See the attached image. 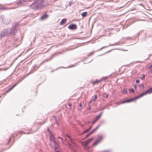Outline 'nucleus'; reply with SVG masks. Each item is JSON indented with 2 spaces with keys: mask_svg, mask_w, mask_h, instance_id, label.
<instances>
[{
  "mask_svg": "<svg viewBox=\"0 0 152 152\" xmlns=\"http://www.w3.org/2000/svg\"><path fill=\"white\" fill-rule=\"evenodd\" d=\"M67 20V19L66 18H64L62 20L61 22L60 23V25H63L65 23Z\"/></svg>",
  "mask_w": 152,
  "mask_h": 152,
  "instance_id": "423d86ee",
  "label": "nucleus"
},
{
  "mask_svg": "<svg viewBox=\"0 0 152 152\" xmlns=\"http://www.w3.org/2000/svg\"><path fill=\"white\" fill-rule=\"evenodd\" d=\"M103 137L102 136H100L99 137V138L97 139L96 141L93 144V146H95L97 145V144L102 139Z\"/></svg>",
  "mask_w": 152,
  "mask_h": 152,
  "instance_id": "39448f33",
  "label": "nucleus"
},
{
  "mask_svg": "<svg viewBox=\"0 0 152 152\" xmlns=\"http://www.w3.org/2000/svg\"><path fill=\"white\" fill-rule=\"evenodd\" d=\"M101 81L100 80H95L93 81L92 83H93L94 85L95 84H97L98 83L100 82Z\"/></svg>",
  "mask_w": 152,
  "mask_h": 152,
  "instance_id": "ddd939ff",
  "label": "nucleus"
},
{
  "mask_svg": "<svg viewBox=\"0 0 152 152\" xmlns=\"http://www.w3.org/2000/svg\"><path fill=\"white\" fill-rule=\"evenodd\" d=\"M48 17V15L47 14H44L42 15L40 19L42 20L45 19Z\"/></svg>",
  "mask_w": 152,
  "mask_h": 152,
  "instance_id": "0eeeda50",
  "label": "nucleus"
},
{
  "mask_svg": "<svg viewBox=\"0 0 152 152\" xmlns=\"http://www.w3.org/2000/svg\"><path fill=\"white\" fill-rule=\"evenodd\" d=\"M68 105H69V106H71L72 105V104H71V103H69L68 104Z\"/></svg>",
  "mask_w": 152,
  "mask_h": 152,
  "instance_id": "bb28decb",
  "label": "nucleus"
},
{
  "mask_svg": "<svg viewBox=\"0 0 152 152\" xmlns=\"http://www.w3.org/2000/svg\"><path fill=\"white\" fill-rule=\"evenodd\" d=\"M147 94L146 91H144L141 94L139 95L136 97L132 99H128L126 101L123 102H129L131 101H135L137 99L140 98L144 95H146Z\"/></svg>",
  "mask_w": 152,
  "mask_h": 152,
  "instance_id": "f03ea898",
  "label": "nucleus"
},
{
  "mask_svg": "<svg viewBox=\"0 0 152 152\" xmlns=\"http://www.w3.org/2000/svg\"><path fill=\"white\" fill-rule=\"evenodd\" d=\"M102 115V113H101L98 115L96 117L94 118L92 121V124L95 123L100 118Z\"/></svg>",
  "mask_w": 152,
  "mask_h": 152,
  "instance_id": "7ed1b4c3",
  "label": "nucleus"
},
{
  "mask_svg": "<svg viewBox=\"0 0 152 152\" xmlns=\"http://www.w3.org/2000/svg\"><path fill=\"white\" fill-rule=\"evenodd\" d=\"M68 28L70 29L74 30L77 28V26L75 24H72L70 25Z\"/></svg>",
  "mask_w": 152,
  "mask_h": 152,
  "instance_id": "20e7f679",
  "label": "nucleus"
},
{
  "mask_svg": "<svg viewBox=\"0 0 152 152\" xmlns=\"http://www.w3.org/2000/svg\"><path fill=\"white\" fill-rule=\"evenodd\" d=\"M81 144L82 145L84 146H86L87 145L86 141L81 142Z\"/></svg>",
  "mask_w": 152,
  "mask_h": 152,
  "instance_id": "f8f14e48",
  "label": "nucleus"
},
{
  "mask_svg": "<svg viewBox=\"0 0 152 152\" xmlns=\"http://www.w3.org/2000/svg\"><path fill=\"white\" fill-rule=\"evenodd\" d=\"M18 4H20V3L19 2H18Z\"/></svg>",
  "mask_w": 152,
  "mask_h": 152,
  "instance_id": "f704fd0d",
  "label": "nucleus"
},
{
  "mask_svg": "<svg viewBox=\"0 0 152 152\" xmlns=\"http://www.w3.org/2000/svg\"><path fill=\"white\" fill-rule=\"evenodd\" d=\"M141 86H142V87H143V88H144V85H143V84H141Z\"/></svg>",
  "mask_w": 152,
  "mask_h": 152,
  "instance_id": "c85d7f7f",
  "label": "nucleus"
},
{
  "mask_svg": "<svg viewBox=\"0 0 152 152\" xmlns=\"http://www.w3.org/2000/svg\"><path fill=\"white\" fill-rule=\"evenodd\" d=\"M107 77H104V79H107Z\"/></svg>",
  "mask_w": 152,
  "mask_h": 152,
  "instance_id": "2f4dec72",
  "label": "nucleus"
},
{
  "mask_svg": "<svg viewBox=\"0 0 152 152\" xmlns=\"http://www.w3.org/2000/svg\"><path fill=\"white\" fill-rule=\"evenodd\" d=\"M134 90L133 89H132V92H134Z\"/></svg>",
  "mask_w": 152,
  "mask_h": 152,
  "instance_id": "473e14b6",
  "label": "nucleus"
},
{
  "mask_svg": "<svg viewBox=\"0 0 152 152\" xmlns=\"http://www.w3.org/2000/svg\"><path fill=\"white\" fill-rule=\"evenodd\" d=\"M50 134V140H53L54 139V137H53V135H52V133Z\"/></svg>",
  "mask_w": 152,
  "mask_h": 152,
  "instance_id": "dca6fc26",
  "label": "nucleus"
},
{
  "mask_svg": "<svg viewBox=\"0 0 152 152\" xmlns=\"http://www.w3.org/2000/svg\"><path fill=\"white\" fill-rule=\"evenodd\" d=\"M4 34V33L3 32H2L1 34V35L2 36H3V34Z\"/></svg>",
  "mask_w": 152,
  "mask_h": 152,
  "instance_id": "7c9ffc66",
  "label": "nucleus"
},
{
  "mask_svg": "<svg viewBox=\"0 0 152 152\" xmlns=\"http://www.w3.org/2000/svg\"><path fill=\"white\" fill-rule=\"evenodd\" d=\"M89 123H90V122H88V124H89Z\"/></svg>",
  "mask_w": 152,
  "mask_h": 152,
  "instance_id": "58836bf2",
  "label": "nucleus"
},
{
  "mask_svg": "<svg viewBox=\"0 0 152 152\" xmlns=\"http://www.w3.org/2000/svg\"><path fill=\"white\" fill-rule=\"evenodd\" d=\"M136 82L137 83H139L140 82V80H139L138 79H137L136 80Z\"/></svg>",
  "mask_w": 152,
  "mask_h": 152,
  "instance_id": "4be33fe9",
  "label": "nucleus"
},
{
  "mask_svg": "<svg viewBox=\"0 0 152 152\" xmlns=\"http://www.w3.org/2000/svg\"><path fill=\"white\" fill-rule=\"evenodd\" d=\"M95 97L94 99H93V101H95L97 98L96 95H94Z\"/></svg>",
  "mask_w": 152,
  "mask_h": 152,
  "instance_id": "aec40b11",
  "label": "nucleus"
},
{
  "mask_svg": "<svg viewBox=\"0 0 152 152\" xmlns=\"http://www.w3.org/2000/svg\"><path fill=\"white\" fill-rule=\"evenodd\" d=\"M53 117H54L55 118H56V117H55V116H53Z\"/></svg>",
  "mask_w": 152,
  "mask_h": 152,
  "instance_id": "e433bc0d",
  "label": "nucleus"
},
{
  "mask_svg": "<svg viewBox=\"0 0 152 152\" xmlns=\"http://www.w3.org/2000/svg\"><path fill=\"white\" fill-rule=\"evenodd\" d=\"M91 128L92 127L91 126L89 128L86 130H85L84 131V132H85L86 133L87 132L91 129Z\"/></svg>",
  "mask_w": 152,
  "mask_h": 152,
  "instance_id": "f3484780",
  "label": "nucleus"
},
{
  "mask_svg": "<svg viewBox=\"0 0 152 152\" xmlns=\"http://www.w3.org/2000/svg\"><path fill=\"white\" fill-rule=\"evenodd\" d=\"M79 105L81 107V108H82V103H80L79 104Z\"/></svg>",
  "mask_w": 152,
  "mask_h": 152,
  "instance_id": "5701e85b",
  "label": "nucleus"
},
{
  "mask_svg": "<svg viewBox=\"0 0 152 152\" xmlns=\"http://www.w3.org/2000/svg\"><path fill=\"white\" fill-rule=\"evenodd\" d=\"M17 85V83H16L15 84V85H13L11 88H10L8 91H7V92H8L10 91L14 87H15Z\"/></svg>",
  "mask_w": 152,
  "mask_h": 152,
  "instance_id": "9b49d317",
  "label": "nucleus"
},
{
  "mask_svg": "<svg viewBox=\"0 0 152 152\" xmlns=\"http://www.w3.org/2000/svg\"><path fill=\"white\" fill-rule=\"evenodd\" d=\"M152 64L149 66L148 68H152Z\"/></svg>",
  "mask_w": 152,
  "mask_h": 152,
  "instance_id": "393cba45",
  "label": "nucleus"
},
{
  "mask_svg": "<svg viewBox=\"0 0 152 152\" xmlns=\"http://www.w3.org/2000/svg\"><path fill=\"white\" fill-rule=\"evenodd\" d=\"M92 102V101H91V102H90V103H91Z\"/></svg>",
  "mask_w": 152,
  "mask_h": 152,
  "instance_id": "c9c22d12",
  "label": "nucleus"
},
{
  "mask_svg": "<svg viewBox=\"0 0 152 152\" xmlns=\"http://www.w3.org/2000/svg\"><path fill=\"white\" fill-rule=\"evenodd\" d=\"M45 7L44 4L38 1H36L30 5V8L34 10H38L42 9Z\"/></svg>",
  "mask_w": 152,
  "mask_h": 152,
  "instance_id": "f257e3e1",
  "label": "nucleus"
},
{
  "mask_svg": "<svg viewBox=\"0 0 152 152\" xmlns=\"http://www.w3.org/2000/svg\"><path fill=\"white\" fill-rule=\"evenodd\" d=\"M127 91L125 89H124L123 91V93L126 94L127 93Z\"/></svg>",
  "mask_w": 152,
  "mask_h": 152,
  "instance_id": "412c9836",
  "label": "nucleus"
},
{
  "mask_svg": "<svg viewBox=\"0 0 152 152\" xmlns=\"http://www.w3.org/2000/svg\"><path fill=\"white\" fill-rule=\"evenodd\" d=\"M147 94H150L152 93V87L146 91Z\"/></svg>",
  "mask_w": 152,
  "mask_h": 152,
  "instance_id": "9d476101",
  "label": "nucleus"
},
{
  "mask_svg": "<svg viewBox=\"0 0 152 152\" xmlns=\"http://www.w3.org/2000/svg\"><path fill=\"white\" fill-rule=\"evenodd\" d=\"M127 100H125V101H124L123 102H117L116 103V104H117V105H119V104H122V103H124L125 102H124V103L123 102L126 101Z\"/></svg>",
  "mask_w": 152,
  "mask_h": 152,
  "instance_id": "2eb2a0df",
  "label": "nucleus"
},
{
  "mask_svg": "<svg viewBox=\"0 0 152 152\" xmlns=\"http://www.w3.org/2000/svg\"><path fill=\"white\" fill-rule=\"evenodd\" d=\"M99 127V126H98L95 128L93 129L91 132H90L91 133V134L94 133L95 132L96 130L98 129V128Z\"/></svg>",
  "mask_w": 152,
  "mask_h": 152,
  "instance_id": "1a4fd4ad",
  "label": "nucleus"
},
{
  "mask_svg": "<svg viewBox=\"0 0 152 152\" xmlns=\"http://www.w3.org/2000/svg\"><path fill=\"white\" fill-rule=\"evenodd\" d=\"M67 137H68L69 138H70V137H69V135H67Z\"/></svg>",
  "mask_w": 152,
  "mask_h": 152,
  "instance_id": "72a5a7b5",
  "label": "nucleus"
},
{
  "mask_svg": "<svg viewBox=\"0 0 152 152\" xmlns=\"http://www.w3.org/2000/svg\"><path fill=\"white\" fill-rule=\"evenodd\" d=\"M148 71L149 73H152V68H148Z\"/></svg>",
  "mask_w": 152,
  "mask_h": 152,
  "instance_id": "6ab92c4d",
  "label": "nucleus"
},
{
  "mask_svg": "<svg viewBox=\"0 0 152 152\" xmlns=\"http://www.w3.org/2000/svg\"><path fill=\"white\" fill-rule=\"evenodd\" d=\"M94 137H91L90 139H88L86 141L87 145L91 141H92L94 140Z\"/></svg>",
  "mask_w": 152,
  "mask_h": 152,
  "instance_id": "6e6552de",
  "label": "nucleus"
},
{
  "mask_svg": "<svg viewBox=\"0 0 152 152\" xmlns=\"http://www.w3.org/2000/svg\"><path fill=\"white\" fill-rule=\"evenodd\" d=\"M57 152H59V151H58Z\"/></svg>",
  "mask_w": 152,
  "mask_h": 152,
  "instance_id": "ea45409f",
  "label": "nucleus"
},
{
  "mask_svg": "<svg viewBox=\"0 0 152 152\" xmlns=\"http://www.w3.org/2000/svg\"><path fill=\"white\" fill-rule=\"evenodd\" d=\"M90 109H91V108H90V107L89 108V109L90 110Z\"/></svg>",
  "mask_w": 152,
  "mask_h": 152,
  "instance_id": "4c0bfd02",
  "label": "nucleus"
},
{
  "mask_svg": "<svg viewBox=\"0 0 152 152\" xmlns=\"http://www.w3.org/2000/svg\"><path fill=\"white\" fill-rule=\"evenodd\" d=\"M47 130L50 132V133H52L50 131L49 128H48L47 129Z\"/></svg>",
  "mask_w": 152,
  "mask_h": 152,
  "instance_id": "b1692460",
  "label": "nucleus"
},
{
  "mask_svg": "<svg viewBox=\"0 0 152 152\" xmlns=\"http://www.w3.org/2000/svg\"><path fill=\"white\" fill-rule=\"evenodd\" d=\"M86 133L85 132H84V131H83V132H82V133H81V134H83L85 133Z\"/></svg>",
  "mask_w": 152,
  "mask_h": 152,
  "instance_id": "cd10ccee",
  "label": "nucleus"
},
{
  "mask_svg": "<svg viewBox=\"0 0 152 152\" xmlns=\"http://www.w3.org/2000/svg\"><path fill=\"white\" fill-rule=\"evenodd\" d=\"M145 75H142V79H144L145 78Z\"/></svg>",
  "mask_w": 152,
  "mask_h": 152,
  "instance_id": "a878e982",
  "label": "nucleus"
},
{
  "mask_svg": "<svg viewBox=\"0 0 152 152\" xmlns=\"http://www.w3.org/2000/svg\"><path fill=\"white\" fill-rule=\"evenodd\" d=\"M91 133L90 132L88 134L85 136V138H87L91 134Z\"/></svg>",
  "mask_w": 152,
  "mask_h": 152,
  "instance_id": "a211bd4d",
  "label": "nucleus"
},
{
  "mask_svg": "<svg viewBox=\"0 0 152 152\" xmlns=\"http://www.w3.org/2000/svg\"><path fill=\"white\" fill-rule=\"evenodd\" d=\"M108 95H106V98H108Z\"/></svg>",
  "mask_w": 152,
  "mask_h": 152,
  "instance_id": "c756f323",
  "label": "nucleus"
},
{
  "mask_svg": "<svg viewBox=\"0 0 152 152\" xmlns=\"http://www.w3.org/2000/svg\"><path fill=\"white\" fill-rule=\"evenodd\" d=\"M87 12H83L82 13L81 15H82V17H86L87 15Z\"/></svg>",
  "mask_w": 152,
  "mask_h": 152,
  "instance_id": "4468645a",
  "label": "nucleus"
}]
</instances>
